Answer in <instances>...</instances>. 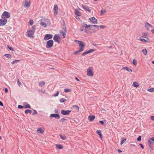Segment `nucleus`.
Segmentation results:
<instances>
[{"label": "nucleus", "instance_id": "nucleus-13", "mask_svg": "<svg viewBox=\"0 0 154 154\" xmlns=\"http://www.w3.org/2000/svg\"><path fill=\"white\" fill-rule=\"evenodd\" d=\"M80 29L81 31H83L84 29L85 32H86L87 31V24H83L82 27L80 28Z\"/></svg>", "mask_w": 154, "mask_h": 154}, {"label": "nucleus", "instance_id": "nucleus-20", "mask_svg": "<svg viewBox=\"0 0 154 154\" xmlns=\"http://www.w3.org/2000/svg\"><path fill=\"white\" fill-rule=\"evenodd\" d=\"M75 14L78 16H80L81 15L80 11L77 9L75 10Z\"/></svg>", "mask_w": 154, "mask_h": 154}, {"label": "nucleus", "instance_id": "nucleus-9", "mask_svg": "<svg viewBox=\"0 0 154 154\" xmlns=\"http://www.w3.org/2000/svg\"><path fill=\"white\" fill-rule=\"evenodd\" d=\"M53 37V35L52 34H46L44 38V40L47 41L49 39L52 38Z\"/></svg>", "mask_w": 154, "mask_h": 154}, {"label": "nucleus", "instance_id": "nucleus-8", "mask_svg": "<svg viewBox=\"0 0 154 154\" xmlns=\"http://www.w3.org/2000/svg\"><path fill=\"white\" fill-rule=\"evenodd\" d=\"M140 40L142 42H149V39L146 37L141 36L140 38Z\"/></svg>", "mask_w": 154, "mask_h": 154}, {"label": "nucleus", "instance_id": "nucleus-27", "mask_svg": "<svg viewBox=\"0 0 154 154\" xmlns=\"http://www.w3.org/2000/svg\"><path fill=\"white\" fill-rule=\"evenodd\" d=\"M56 147L59 149H61L63 148V146L62 145L57 144L56 145Z\"/></svg>", "mask_w": 154, "mask_h": 154}, {"label": "nucleus", "instance_id": "nucleus-59", "mask_svg": "<svg viewBox=\"0 0 154 154\" xmlns=\"http://www.w3.org/2000/svg\"><path fill=\"white\" fill-rule=\"evenodd\" d=\"M54 112L56 114L58 113V111L57 109H55L54 110Z\"/></svg>", "mask_w": 154, "mask_h": 154}, {"label": "nucleus", "instance_id": "nucleus-17", "mask_svg": "<svg viewBox=\"0 0 154 154\" xmlns=\"http://www.w3.org/2000/svg\"><path fill=\"white\" fill-rule=\"evenodd\" d=\"M95 118V116L94 115H90L88 117V119L90 122L93 121Z\"/></svg>", "mask_w": 154, "mask_h": 154}, {"label": "nucleus", "instance_id": "nucleus-36", "mask_svg": "<svg viewBox=\"0 0 154 154\" xmlns=\"http://www.w3.org/2000/svg\"><path fill=\"white\" fill-rule=\"evenodd\" d=\"M60 138L63 140H65L66 139V136H63L61 134H60Z\"/></svg>", "mask_w": 154, "mask_h": 154}, {"label": "nucleus", "instance_id": "nucleus-34", "mask_svg": "<svg viewBox=\"0 0 154 154\" xmlns=\"http://www.w3.org/2000/svg\"><path fill=\"white\" fill-rule=\"evenodd\" d=\"M40 25H41L42 26L45 27H46L47 26V24H46V23H44L43 22H41L40 23Z\"/></svg>", "mask_w": 154, "mask_h": 154}, {"label": "nucleus", "instance_id": "nucleus-24", "mask_svg": "<svg viewBox=\"0 0 154 154\" xmlns=\"http://www.w3.org/2000/svg\"><path fill=\"white\" fill-rule=\"evenodd\" d=\"M145 25L146 28L147 29H149V27H147V26H149V27H150L151 28L153 27V26L152 25H151V24H149V23H148L147 22L146 23H145Z\"/></svg>", "mask_w": 154, "mask_h": 154}, {"label": "nucleus", "instance_id": "nucleus-32", "mask_svg": "<svg viewBox=\"0 0 154 154\" xmlns=\"http://www.w3.org/2000/svg\"><path fill=\"white\" fill-rule=\"evenodd\" d=\"M143 53L145 55H146L147 53V51L146 49H143L142 50Z\"/></svg>", "mask_w": 154, "mask_h": 154}, {"label": "nucleus", "instance_id": "nucleus-12", "mask_svg": "<svg viewBox=\"0 0 154 154\" xmlns=\"http://www.w3.org/2000/svg\"><path fill=\"white\" fill-rule=\"evenodd\" d=\"M71 112V111L69 110H62L61 111V113L64 115H68Z\"/></svg>", "mask_w": 154, "mask_h": 154}, {"label": "nucleus", "instance_id": "nucleus-33", "mask_svg": "<svg viewBox=\"0 0 154 154\" xmlns=\"http://www.w3.org/2000/svg\"><path fill=\"white\" fill-rule=\"evenodd\" d=\"M126 139L125 138H122V140H121L120 143L121 145H122L126 140Z\"/></svg>", "mask_w": 154, "mask_h": 154}, {"label": "nucleus", "instance_id": "nucleus-53", "mask_svg": "<svg viewBox=\"0 0 154 154\" xmlns=\"http://www.w3.org/2000/svg\"><path fill=\"white\" fill-rule=\"evenodd\" d=\"M59 91H57L56 93L54 95V97H56V96H57L58 95H59Z\"/></svg>", "mask_w": 154, "mask_h": 154}, {"label": "nucleus", "instance_id": "nucleus-44", "mask_svg": "<svg viewBox=\"0 0 154 154\" xmlns=\"http://www.w3.org/2000/svg\"><path fill=\"white\" fill-rule=\"evenodd\" d=\"M141 140V137L139 136L137 138V140L138 141H140Z\"/></svg>", "mask_w": 154, "mask_h": 154}, {"label": "nucleus", "instance_id": "nucleus-28", "mask_svg": "<svg viewBox=\"0 0 154 154\" xmlns=\"http://www.w3.org/2000/svg\"><path fill=\"white\" fill-rule=\"evenodd\" d=\"M32 111L31 110L29 109H27L25 110V113L26 114H27L28 113H29L30 114L31 113Z\"/></svg>", "mask_w": 154, "mask_h": 154}, {"label": "nucleus", "instance_id": "nucleus-61", "mask_svg": "<svg viewBox=\"0 0 154 154\" xmlns=\"http://www.w3.org/2000/svg\"><path fill=\"white\" fill-rule=\"evenodd\" d=\"M86 54H87V51H86L84 53H83L82 54V56H84L85 55H86Z\"/></svg>", "mask_w": 154, "mask_h": 154}, {"label": "nucleus", "instance_id": "nucleus-37", "mask_svg": "<svg viewBox=\"0 0 154 154\" xmlns=\"http://www.w3.org/2000/svg\"><path fill=\"white\" fill-rule=\"evenodd\" d=\"M147 91L150 92H154V88H152L149 89Z\"/></svg>", "mask_w": 154, "mask_h": 154}, {"label": "nucleus", "instance_id": "nucleus-15", "mask_svg": "<svg viewBox=\"0 0 154 154\" xmlns=\"http://www.w3.org/2000/svg\"><path fill=\"white\" fill-rule=\"evenodd\" d=\"M50 117H54L55 119H58L60 118V116L59 114H52L50 115Z\"/></svg>", "mask_w": 154, "mask_h": 154}, {"label": "nucleus", "instance_id": "nucleus-6", "mask_svg": "<svg viewBox=\"0 0 154 154\" xmlns=\"http://www.w3.org/2000/svg\"><path fill=\"white\" fill-rule=\"evenodd\" d=\"M30 5V0H25L23 3V5L25 8H29Z\"/></svg>", "mask_w": 154, "mask_h": 154}, {"label": "nucleus", "instance_id": "nucleus-46", "mask_svg": "<svg viewBox=\"0 0 154 154\" xmlns=\"http://www.w3.org/2000/svg\"><path fill=\"white\" fill-rule=\"evenodd\" d=\"M37 111L36 110L34 109L33 110V112L32 114V115H33L35 114H37Z\"/></svg>", "mask_w": 154, "mask_h": 154}, {"label": "nucleus", "instance_id": "nucleus-21", "mask_svg": "<svg viewBox=\"0 0 154 154\" xmlns=\"http://www.w3.org/2000/svg\"><path fill=\"white\" fill-rule=\"evenodd\" d=\"M122 69H123L126 70L127 71L130 72H131L132 71L131 69L128 67H123Z\"/></svg>", "mask_w": 154, "mask_h": 154}, {"label": "nucleus", "instance_id": "nucleus-7", "mask_svg": "<svg viewBox=\"0 0 154 154\" xmlns=\"http://www.w3.org/2000/svg\"><path fill=\"white\" fill-rule=\"evenodd\" d=\"M89 21L90 23L94 24H97V20L94 17H92L89 18Z\"/></svg>", "mask_w": 154, "mask_h": 154}, {"label": "nucleus", "instance_id": "nucleus-14", "mask_svg": "<svg viewBox=\"0 0 154 154\" xmlns=\"http://www.w3.org/2000/svg\"><path fill=\"white\" fill-rule=\"evenodd\" d=\"M58 11V8L57 5H54V14H57Z\"/></svg>", "mask_w": 154, "mask_h": 154}, {"label": "nucleus", "instance_id": "nucleus-50", "mask_svg": "<svg viewBox=\"0 0 154 154\" xmlns=\"http://www.w3.org/2000/svg\"><path fill=\"white\" fill-rule=\"evenodd\" d=\"M24 107L23 106H22L21 105H19L18 106V108L19 109H22Z\"/></svg>", "mask_w": 154, "mask_h": 154}, {"label": "nucleus", "instance_id": "nucleus-48", "mask_svg": "<svg viewBox=\"0 0 154 154\" xmlns=\"http://www.w3.org/2000/svg\"><path fill=\"white\" fill-rule=\"evenodd\" d=\"M65 120H67V119H64V118H62L60 120V122H63L64 121H65Z\"/></svg>", "mask_w": 154, "mask_h": 154}, {"label": "nucleus", "instance_id": "nucleus-43", "mask_svg": "<svg viewBox=\"0 0 154 154\" xmlns=\"http://www.w3.org/2000/svg\"><path fill=\"white\" fill-rule=\"evenodd\" d=\"M106 12V11L105 10H102L100 12L101 14H102L104 13H105Z\"/></svg>", "mask_w": 154, "mask_h": 154}, {"label": "nucleus", "instance_id": "nucleus-63", "mask_svg": "<svg viewBox=\"0 0 154 154\" xmlns=\"http://www.w3.org/2000/svg\"><path fill=\"white\" fill-rule=\"evenodd\" d=\"M3 103L1 101H0V105L1 106H3Z\"/></svg>", "mask_w": 154, "mask_h": 154}, {"label": "nucleus", "instance_id": "nucleus-56", "mask_svg": "<svg viewBox=\"0 0 154 154\" xmlns=\"http://www.w3.org/2000/svg\"><path fill=\"white\" fill-rule=\"evenodd\" d=\"M142 35L143 36H146L147 34V33H145V32H143V33H142Z\"/></svg>", "mask_w": 154, "mask_h": 154}, {"label": "nucleus", "instance_id": "nucleus-29", "mask_svg": "<svg viewBox=\"0 0 154 154\" xmlns=\"http://www.w3.org/2000/svg\"><path fill=\"white\" fill-rule=\"evenodd\" d=\"M35 27H35V25L33 26L32 27L31 29L30 30L34 32L35 29Z\"/></svg>", "mask_w": 154, "mask_h": 154}, {"label": "nucleus", "instance_id": "nucleus-5", "mask_svg": "<svg viewBox=\"0 0 154 154\" xmlns=\"http://www.w3.org/2000/svg\"><path fill=\"white\" fill-rule=\"evenodd\" d=\"M1 17L2 18L6 19L10 17V15L9 12L5 11L2 14Z\"/></svg>", "mask_w": 154, "mask_h": 154}, {"label": "nucleus", "instance_id": "nucleus-2", "mask_svg": "<svg viewBox=\"0 0 154 154\" xmlns=\"http://www.w3.org/2000/svg\"><path fill=\"white\" fill-rule=\"evenodd\" d=\"M75 41L76 43L79 45L80 48V49L79 50L75 51L74 53V54H78L79 52L82 51L84 50L85 45L84 42L82 41L75 40Z\"/></svg>", "mask_w": 154, "mask_h": 154}, {"label": "nucleus", "instance_id": "nucleus-26", "mask_svg": "<svg viewBox=\"0 0 154 154\" xmlns=\"http://www.w3.org/2000/svg\"><path fill=\"white\" fill-rule=\"evenodd\" d=\"M37 131L38 132L41 134H42L44 132V130H43L41 128H38L37 130Z\"/></svg>", "mask_w": 154, "mask_h": 154}, {"label": "nucleus", "instance_id": "nucleus-25", "mask_svg": "<svg viewBox=\"0 0 154 154\" xmlns=\"http://www.w3.org/2000/svg\"><path fill=\"white\" fill-rule=\"evenodd\" d=\"M132 85L134 87L136 88H137L139 86V85L136 82H134Z\"/></svg>", "mask_w": 154, "mask_h": 154}, {"label": "nucleus", "instance_id": "nucleus-39", "mask_svg": "<svg viewBox=\"0 0 154 154\" xmlns=\"http://www.w3.org/2000/svg\"><path fill=\"white\" fill-rule=\"evenodd\" d=\"M64 90L65 92L67 93L70 92L71 91V90L69 89H65Z\"/></svg>", "mask_w": 154, "mask_h": 154}, {"label": "nucleus", "instance_id": "nucleus-47", "mask_svg": "<svg viewBox=\"0 0 154 154\" xmlns=\"http://www.w3.org/2000/svg\"><path fill=\"white\" fill-rule=\"evenodd\" d=\"M17 83L18 84V85L19 86H20V85L21 84L20 82V81L19 79H18L17 80Z\"/></svg>", "mask_w": 154, "mask_h": 154}, {"label": "nucleus", "instance_id": "nucleus-1", "mask_svg": "<svg viewBox=\"0 0 154 154\" xmlns=\"http://www.w3.org/2000/svg\"><path fill=\"white\" fill-rule=\"evenodd\" d=\"M99 29V26L87 25V33L95 32Z\"/></svg>", "mask_w": 154, "mask_h": 154}, {"label": "nucleus", "instance_id": "nucleus-18", "mask_svg": "<svg viewBox=\"0 0 154 154\" xmlns=\"http://www.w3.org/2000/svg\"><path fill=\"white\" fill-rule=\"evenodd\" d=\"M152 141H154V137L150 138L148 140V143L149 146H151L152 144L153 143L152 142Z\"/></svg>", "mask_w": 154, "mask_h": 154}, {"label": "nucleus", "instance_id": "nucleus-30", "mask_svg": "<svg viewBox=\"0 0 154 154\" xmlns=\"http://www.w3.org/2000/svg\"><path fill=\"white\" fill-rule=\"evenodd\" d=\"M96 50L95 49H90L88 51H87V54L91 53L95 51Z\"/></svg>", "mask_w": 154, "mask_h": 154}, {"label": "nucleus", "instance_id": "nucleus-3", "mask_svg": "<svg viewBox=\"0 0 154 154\" xmlns=\"http://www.w3.org/2000/svg\"><path fill=\"white\" fill-rule=\"evenodd\" d=\"M94 73L93 71V68L90 67L87 69V75L90 77H93Z\"/></svg>", "mask_w": 154, "mask_h": 154}, {"label": "nucleus", "instance_id": "nucleus-11", "mask_svg": "<svg viewBox=\"0 0 154 154\" xmlns=\"http://www.w3.org/2000/svg\"><path fill=\"white\" fill-rule=\"evenodd\" d=\"M34 32L31 31L30 30H28L27 31V35L28 37L33 38L34 37L33 35Z\"/></svg>", "mask_w": 154, "mask_h": 154}, {"label": "nucleus", "instance_id": "nucleus-38", "mask_svg": "<svg viewBox=\"0 0 154 154\" xmlns=\"http://www.w3.org/2000/svg\"><path fill=\"white\" fill-rule=\"evenodd\" d=\"M73 108L74 109H76V110H78L79 109V107L77 105H74L73 106Z\"/></svg>", "mask_w": 154, "mask_h": 154}, {"label": "nucleus", "instance_id": "nucleus-40", "mask_svg": "<svg viewBox=\"0 0 154 154\" xmlns=\"http://www.w3.org/2000/svg\"><path fill=\"white\" fill-rule=\"evenodd\" d=\"M133 65H136L137 63V61L135 59H134L133 60Z\"/></svg>", "mask_w": 154, "mask_h": 154}, {"label": "nucleus", "instance_id": "nucleus-16", "mask_svg": "<svg viewBox=\"0 0 154 154\" xmlns=\"http://www.w3.org/2000/svg\"><path fill=\"white\" fill-rule=\"evenodd\" d=\"M55 42H58V43H60V41L59 39V37L57 35H55L53 38Z\"/></svg>", "mask_w": 154, "mask_h": 154}, {"label": "nucleus", "instance_id": "nucleus-62", "mask_svg": "<svg viewBox=\"0 0 154 154\" xmlns=\"http://www.w3.org/2000/svg\"><path fill=\"white\" fill-rule=\"evenodd\" d=\"M5 93H7L8 92V89L7 88H5Z\"/></svg>", "mask_w": 154, "mask_h": 154}, {"label": "nucleus", "instance_id": "nucleus-49", "mask_svg": "<svg viewBox=\"0 0 154 154\" xmlns=\"http://www.w3.org/2000/svg\"><path fill=\"white\" fill-rule=\"evenodd\" d=\"M33 23V20H30L29 21V24L30 25H32Z\"/></svg>", "mask_w": 154, "mask_h": 154}, {"label": "nucleus", "instance_id": "nucleus-55", "mask_svg": "<svg viewBox=\"0 0 154 154\" xmlns=\"http://www.w3.org/2000/svg\"><path fill=\"white\" fill-rule=\"evenodd\" d=\"M139 145L143 149L144 148L142 144L140 143Z\"/></svg>", "mask_w": 154, "mask_h": 154}, {"label": "nucleus", "instance_id": "nucleus-23", "mask_svg": "<svg viewBox=\"0 0 154 154\" xmlns=\"http://www.w3.org/2000/svg\"><path fill=\"white\" fill-rule=\"evenodd\" d=\"M97 134L99 135L100 138H102V134H101V131L100 130H97L96 131Z\"/></svg>", "mask_w": 154, "mask_h": 154}, {"label": "nucleus", "instance_id": "nucleus-52", "mask_svg": "<svg viewBox=\"0 0 154 154\" xmlns=\"http://www.w3.org/2000/svg\"><path fill=\"white\" fill-rule=\"evenodd\" d=\"M82 6L84 9H85V11H87V7L83 5H82Z\"/></svg>", "mask_w": 154, "mask_h": 154}, {"label": "nucleus", "instance_id": "nucleus-60", "mask_svg": "<svg viewBox=\"0 0 154 154\" xmlns=\"http://www.w3.org/2000/svg\"><path fill=\"white\" fill-rule=\"evenodd\" d=\"M87 11H88L89 13H90L91 10L90 9H89V8L87 7Z\"/></svg>", "mask_w": 154, "mask_h": 154}, {"label": "nucleus", "instance_id": "nucleus-19", "mask_svg": "<svg viewBox=\"0 0 154 154\" xmlns=\"http://www.w3.org/2000/svg\"><path fill=\"white\" fill-rule=\"evenodd\" d=\"M24 107L25 108H31V107L30 105L26 102H24L23 103Z\"/></svg>", "mask_w": 154, "mask_h": 154}, {"label": "nucleus", "instance_id": "nucleus-57", "mask_svg": "<svg viewBox=\"0 0 154 154\" xmlns=\"http://www.w3.org/2000/svg\"><path fill=\"white\" fill-rule=\"evenodd\" d=\"M20 62V60H14V62L16 63H19Z\"/></svg>", "mask_w": 154, "mask_h": 154}, {"label": "nucleus", "instance_id": "nucleus-41", "mask_svg": "<svg viewBox=\"0 0 154 154\" xmlns=\"http://www.w3.org/2000/svg\"><path fill=\"white\" fill-rule=\"evenodd\" d=\"M62 29L63 30V32H66V27L65 26H63V27L62 28Z\"/></svg>", "mask_w": 154, "mask_h": 154}, {"label": "nucleus", "instance_id": "nucleus-4", "mask_svg": "<svg viewBox=\"0 0 154 154\" xmlns=\"http://www.w3.org/2000/svg\"><path fill=\"white\" fill-rule=\"evenodd\" d=\"M54 42L52 40H50L47 42L46 47L47 48H51L53 46Z\"/></svg>", "mask_w": 154, "mask_h": 154}, {"label": "nucleus", "instance_id": "nucleus-31", "mask_svg": "<svg viewBox=\"0 0 154 154\" xmlns=\"http://www.w3.org/2000/svg\"><path fill=\"white\" fill-rule=\"evenodd\" d=\"M45 82H44L42 81L40 82L39 84V85L40 86L42 87L45 85Z\"/></svg>", "mask_w": 154, "mask_h": 154}, {"label": "nucleus", "instance_id": "nucleus-45", "mask_svg": "<svg viewBox=\"0 0 154 154\" xmlns=\"http://www.w3.org/2000/svg\"><path fill=\"white\" fill-rule=\"evenodd\" d=\"M8 48L11 50L12 51H14V49L13 48H12L10 47L9 46H8Z\"/></svg>", "mask_w": 154, "mask_h": 154}, {"label": "nucleus", "instance_id": "nucleus-35", "mask_svg": "<svg viewBox=\"0 0 154 154\" xmlns=\"http://www.w3.org/2000/svg\"><path fill=\"white\" fill-rule=\"evenodd\" d=\"M5 56L8 58H11V55L9 54H5L4 55Z\"/></svg>", "mask_w": 154, "mask_h": 154}, {"label": "nucleus", "instance_id": "nucleus-58", "mask_svg": "<svg viewBox=\"0 0 154 154\" xmlns=\"http://www.w3.org/2000/svg\"><path fill=\"white\" fill-rule=\"evenodd\" d=\"M150 118L152 120L154 121V116H151Z\"/></svg>", "mask_w": 154, "mask_h": 154}, {"label": "nucleus", "instance_id": "nucleus-54", "mask_svg": "<svg viewBox=\"0 0 154 154\" xmlns=\"http://www.w3.org/2000/svg\"><path fill=\"white\" fill-rule=\"evenodd\" d=\"M99 122L102 125H103L104 124V122L103 121H100Z\"/></svg>", "mask_w": 154, "mask_h": 154}, {"label": "nucleus", "instance_id": "nucleus-64", "mask_svg": "<svg viewBox=\"0 0 154 154\" xmlns=\"http://www.w3.org/2000/svg\"><path fill=\"white\" fill-rule=\"evenodd\" d=\"M151 32L152 33H153V34H154V29H152V30H151Z\"/></svg>", "mask_w": 154, "mask_h": 154}, {"label": "nucleus", "instance_id": "nucleus-10", "mask_svg": "<svg viewBox=\"0 0 154 154\" xmlns=\"http://www.w3.org/2000/svg\"><path fill=\"white\" fill-rule=\"evenodd\" d=\"M7 22L6 19H1L0 20V26H3L5 25Z\"/></svg>", "mask_w": 154, "mask_h": 154}, {"label": "nucleus", "instance_id": "nucleus-51", "mask_svg": "<svg viewBox=\"0 0 154 154\" xmlns=\"http://www.w3.org/2000/svg\"><path fill=\"white\" fill-rule=\"evenodd\" d=\"M100 27V29H103L105 27V26H103V25H100V26H99V27Z\"/></svg>", "mask_w": 154, "mask_h": 154}, {"label": "nucleus", "instance_id": "nucleus-22", "mask_svg": "<svg viewBox=\"0 0 154 154\" xmlns=\"http://www.w3.org/2000/svg\"><path fill=\"white\" fill-rule=\"evenodd\" d=\"M60 32L63 36V38H64L66 37V32H63V31L60 30Z\"/></svg>", "mask_w": 154, "mask_h": 154}, {"label": "nucleus", "instance_id": "nucleus-42", "mask_svg": "<svg viewBox=\"0 0 154 154\" xmlns=\"http://www.w3.org/2000/svg\"><path fill=\"white\" fill-rule=\"evenodd\" d=\"M66 100V99L64 98H62L60 99V101L61 103H63L65 102Z\"/></svg>", "mask_w": 154, "mask_h": 154}]
</instances>
